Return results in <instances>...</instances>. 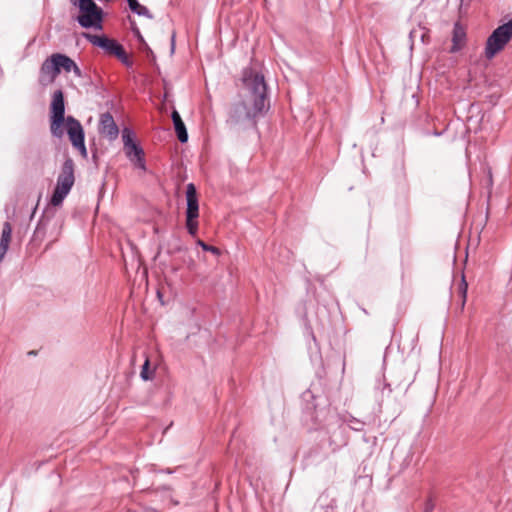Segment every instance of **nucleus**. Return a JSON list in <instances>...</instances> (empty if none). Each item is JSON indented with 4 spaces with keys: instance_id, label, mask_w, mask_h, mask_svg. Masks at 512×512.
<instances>
[{
    "instance_id": "obj_3",
    "label": "nucleus",
    "mask_w": 512,
    "mask_h": 512,
    "mask_svg": "<svg viewBox=\"0 0 512 512\" xmlns=\"http://www.w3.org/2000/svg\"><path fill=\"white\" fill-rule=\"evenodd\" d=\"M74 182V162L71 158H66L57 177L56 186L50 198V204L54 207L61 206L64 199L70 193Z\"/></svg>"
},
{
    "instance_id": "obj_15",
    "label": "nucleus",
    "mask_w": 512,
    "mask_h": 512,
    "mask_svg": "<svg viewBox=\"0 0 512 512\" xmlns=\"http://www.w3.org/2000/svg\"><path fill=\"white\" fill-rule=\"evenodd\" d=\"M343 423H345L351 430L356 432L363 431L366 425L364 421L357 419L352 415L345 416L343 418Z\"/></svg>"
},
{
    "instance_id": "obj_31",
    "label": "nucleus",
    "mask_w": 512,
    "mask_h": 512,
    "mask_svg": "<svg viewBox=\"0 0 512 512\" xmlns=\"http://www.w3.org/2000/svg\"><path fill=\"white\" fill-rule=\"evenodd\" d=\"M172 41V50L174 49V37L171 38Z\"/></svg>"
},
{
    "instance_id": "obj_32",
    "label": "nucleus",
    "mask_w": 512,
    "mask_h": 512,
    "mask_svg": "<svg viewBox=\"0 0 512 512\" xmlns=\"http://www.w3.org/2000/svg\"><path fill=\"white\" fill-rule=\"evenodd\" d=\"M464 284H465V287H467V284L466 283H464ZM466 292H467V289L464 288V293H466Z\"/></svg>"
},
{
    "instance_id": "obj_19",
    "label": "nucleus",
    "mask_w": 512,
    "mask_h": 512,
    "mask_svg": "<svg viewBox=\"0 0 512 512\" xmlns=\"http://www.w3.org/2000/svg\"><path fill=\"white\" fill-rule=\"evenodd\" d=\"M150 362L149 359H146L145 362L142 365V369L140 372V376L144 381L151 380L154 375V371L150 370Z\"/></svg>"
},
{
    "instance_id": "obj_14",
    "label": "nucleus",
    "mask_w": 512,
    "mask_h": 512,
    "mask_svg": "<svg viewBox=\"0 0 512 512\" xmlns=\"http://www.w3.org/2000/svg\"><path fill=\"white\" fill-rule=\"evenodd\" d=\"M336 501L330 499L327 495L322 494L314 506L313 512H335Z\"/></svg>"
},
{
    "instance_id": "obj_21",
    "label": "nucleus",
    "mask_w": 512,
    "mask_h": 512,
    "mask_svg": "<svg viewBox=\"0 0 512 512\" xmlns=\"http://www.w3.org/2000/svg\"><path fill=\"white\" fill-rule=\"evenodd\" d=\"M124 65L130 67L132 65V61L130 60L129 56L127 55L124 47H122L117 54L115 55Z\"/></svg>"
},
{
    "instance_id": "obj_30",
    "label": "nucleus",
    "mask_w": 512,
    "mask_h": 512,
    "mask_svg": "<svg viewBox=\"0 0 512 512\" xmlns=\"http://www.w3.org/2000/svg\"><path fill=\"white\" fill-rule=\"evenodd\" d=\"M346 444H347V439H344V440L342 441V443H341L339 446H341V445H346Z\"/></svg>"
},
{
    "instance_id": "obj_27",
    "label": "nucleus",
    "mask_w": 512,
    "mask_h": 512,
    "mask_svg": "<svg viewBox=\"0 0 512 512\" xmlns=\"http://www.w3.org/2000/svg\"><path fill=\"white\" fill-rule=\"evenodd\" d=\"M488 180H489V184H492V173L490 170H488Z\"/></svg>"
},
{
    "instance_id": "obj_29",
    "label": "nucleus",
    "mask_w": 512,
    "mask_h": 512,
    "mask_svg": "<svg viewBox=\"0 0 512 512\" xmlns=\"http://www.w3.org/2000/svg\"><path fill=\"white\" fill-rule=\"evenodd\" d=\"M163 472H165V473H167V474H171V473H173V471H172L171 469H169V468H168V469L163 470Z\"/></svg>"
},
{
    "instance_id": "obj_7",
    "label": "nucleus",
    "mask_w": 512,
    "mask_h": 512,
    "mask_svg": "<svg viewBox=\"0 0 512 512\" xmlns=\"http://www.w3.org/2000/svg\"><path fill=\"white\" fill-rule=\"evenodd\" d=\"M122 140L124 152L129 161L135 168L146 171L145 153L143 148L135 142L133 131L129 128H124Z\"/></svg>"
},
{
    "instance_id": "obj_18",
    "label": "nucleus",
    "mask_w": 512,
    "mask_h": 512,
    "mask_svg": "<svg viewBox=\"0 0 512 512\" xmlns=\"http://www.w3.org/2000/svg\"><path fill=\"white\" fill-rule=\"evenodd\" d=\"M83 36L93 45L97 46V47H100L102 48L105 40H106V36H99V35H93V34H90V33H84Z\"/></svg>"
},
{
    "instance_id": "obj_11",
    "label": "nucleus",
    "mask_w": 512,
    "mask_h": 512,
    "mask_svg": "<svg viewBox=\"0 0 512 512\" xmlns=\"http://www.w3.org/2000/svg\"><path fill=\"white\" fill-rule=\"evenodd\" d=\"M467 33L466 29L460 22H456L453 26L452 32V46L451 53L459 52L466 44Z\"/></svg>"
},
{
    "instance_id": "obj_23",
    "label": "nucleus",
    "mask_w": 512,
    "mask_h": 512,
    "mask_svg": "<svg viewBox=\"0 0 512 512\" xmlns=\"http://www.w3.org/2000/svg\"><path fill=\"white\" fill-rule=\"evenodd\" d=\"M132 31L134 33V36L140 41V42H144V39H143V36L141 35L140 33V30L138 27L135 26V23L132 22Z\"/></svg>"
},
{
    "instance_id": "obj_10",
    "label": "nucleus",
    "mask_w": 512,
    "mask_h": 512,
    "mask_svg": "<svg viewBox=\"0 0 512 512\" xmlns=\"http://www.w3.org/2000/svg\"><path fill=\"white\" fill-rule=\"evenodd\" d=\"M186 202V217H190V219H197L199 217V202L197 190L193 183H189L186 187Z\"/></svg>"
},
{
    "instance_id": "obj_5",
    "label": "nucleus",
    "mask_w": 512,
    "mask_h": 512,
    "mask_svg": "<svg viewBox=\"0 0 512 512\" xmlns=\"http://www.w3.org/2000/svg\"><path fill=\"white\" fill-rule=\"evenodd\" d=\"M65 100L61 89L54 91L50 106V132L55 138L64 136Z\"/></svg>"
},
{
    "instance_id": "obj_1",
    "label": "nucleus",
    "mask_w": 512,
    "mask_h": 512,
    "mask_svg": "<svg viewBox=\"0 0 512 512\" xmlns=\"http://www.w3.org/2000/svg\"><path fill=\"white\" fill-rule=\"evenodd\" d=\"M243 83L245 94L241 101L230 107L226 123L231 127L255 128L257 118L263 116L269 109L267 85L262 74L253 72L244 75Z\"/></svg>"
},
{
    "instance_id": "obj_25",
    "label": "nucleus",
    "mask_w": 512,
    "mask_h": 512,
    "mask_svg": "<svg viewBox=\"0 0 512 512\" xmlns=\"http://www.w3.org/2000/svg\"><path fill=\"white\" fill-rule=\"evenodd\" d=\"M71 72H73L76 77H82L81 69L78 67V65L75 62H74V67L71 68Z\"/></svg>"
},
{
    "instance_id": "obj_22",
    "label": "nucleus",
    "mask_w": 512,
    "mask_h": 512,
    "mask_svg": "<svg viewBox=\"0 0 512 512\" xmlns=\"http://www.w3.org/2000/svg\"><path fill=\"white\" fill-rule=\"evenodd\" d=\"M197 244L204 250V251H209L213 254H216L218 255L219 254V249L215 246H211V245H208L207 243L203 242L202 240H198L197 241Z\"/></svg>"
},
{
    "instance_id": "obj_6",
    "label": "nucleus",
    "mask_w": 512,
    "mask_h": 512,
    "mask_svg": "<svg viewBox=\"0 0 512 512\" xmlns=\"http://www.w3.org/2000/svg\"><path fill=\"white\" fill-rule=\"evenodd\" d=\"M73 67L74 60L69 56L62 53H54L42 63L40 71L43 76L48 77L49 82H53L61 71L69 73Z\"/></svg>"
},
{
    "instance_id": "obj_26",
    "label": "nucleus",
    "mask_w": 512,
    "mask_h": 512,
    "mask_svg": "<svg viewBox=\"0 0 512 512\" xmlns=\"http://www.w3.org/2000/svg\"><path fill=\"white\" fill-rule=\"evenodd\" d=\"M385 391H387V395H390V394H391L392 389H391V387H390V384L385 383V384L383 385V388H382V394H384V393H385Z\"/></svg>"
},
{
    "instance_id": "obj_16",
    "label": "nucleus",
    "mask_w": 512,
    "mask_h": 512,
    "mask_svg": "<svg viewBox=\"0 0 512 512\" xmlns=\"http://www.w3.org/2000/svg\"><path fill=\"white\" fill-rule=\"evenodd\" d=\"M130 10L139 15V16H146L148 18H152V15L150 14V11L147 7L141 5L138 0H133L128 3Z\"/></svg>"
},
{
    "instance_id": "obj_12",
    "label": "nucleus",
    "mask_w": 512,
    "mask_h": 512,
    "mask_svg": "<svg viewBox=\"0 0 512 512\" xmlns=\"http://www.w3.org/2000/svg\"><path fill=\"white\" fill-rule=\"evenodd\" d=\"M12 236V226L10 222L6 221L3 223L2 233L0 238V262L4 258L8 251L9 244Z\"/></svg>"
},
{
    "instance_id": "obj_4",
    "label": "nucleus",
    "mask_w": 512,
    "mask_h": 512,
    "mask_svg": "<svg viewBox=\"0 0 512 512\" xmlns=\"http://www.w3.org/2000/svg\"><path fill=\"white\" fill-rule=\"evenodd\" d=\"M512 39V20L498 26L488 36L484 48L486 59H493Z\"/></svg>"
},
{
    "instance_id": "obj_24",
    "label": "nucleus",
    "mask_w": 512,
    "mask_h": 512,
    "mask_svg": "<svg viewBox=\"0 0 512 512\" xmlns=\"http://www.w3.org/2000/svg\"><path fill=\"white\" fill-rule=\"evenodd\" d=\"M434 507H435V504H434L432 498H429L425 503L424 512H433Z\"/></svg>"
},
{
    "instance_id": "obj_17",
    "label": "nucleus",
    "mask_w": 512,
    "mask_h": 512,
    "mask_svg": "<svg viewBox=\"0 0 512 512\" xmlns=\"http://www.w3.org/2000/svg\"><path fill=\"white\" fill-rule=\"evenodd\" d=\"M122 47L123 46L116 40L107 37L101 49H103L108 54L115 56Z\"/></svg>"
},
{
    "instance_id": "obj_20",
    "label": "nucleus",
    "mask_w": 512,
    "mask_h": 512,
    "mask_svg": "<svg viewBox=\"0 0 512 512\" xmlns=\"http://www.w3.org/2000/svg\"><path fill=\"white\" fill-rule=\"evenodd\" d=\"M186 228L190 235L195 236L198 231L197 219H190V217H186Z\"/></svg>"
},
{
    "instance_id": "obj_9",
    "label": "nucleus",
    "mask_w": 512,
    "mask_h": 512,
    "mask_svg": "<svg viewBox=\"0 0 512 512\" xmlns=\"http://www.w3.org/2000/svg\"><path fill=\"white\" fill-rule=\"evenodd\" d=\"M99 133L110 141L117 139L119 135V128L111 113L106 112L101 114L99 121Z\"/></svg>"
},
{
    "instance_id": "obj_13",
    "label": "nucleus",
    "mask_w": 512,
    "mask_h": 512,
    "mask_svg": "<svg viewBox=\"0 0 512 512\" xmlns=\"http://www.w3.org/2000/svg\"><path fill=\"white\" fill-rule=\"evenodd\" d=\"M171 117L178 140L181 143H186L188 141V133L180 114L176 110H174L172 112Z\"/></svg>"
},
{
    "instance_id": "obj_8",
    "label": "nucleus",
    "mask_w": 512,
    "mask_h": 512,
    "mask_svg": "<svg viewBox=\"0 0 512 512\" xmlns=\"http://www.w3.org/2000/svg\"><path fill=\"white\" fill-rule=\"evenodd\" d=\"M64 125L72 146L77 149L83 157H87L85 133L80 121L69 115L66 117Z\"/></svg>"
},
{
    "instance_id": "obj_2",
    "label": "nucleus",
    "mask_w": 512,
    "mask_h": 512,
    "mask_svg": "<svg viewBox=\"0 0 512 512\" xmlns=\"http://www.w3.org/2000/svg\"><path fill=\"white\" fill-rule=\"evenodd\" d=\"M79 9L77 22L82 28L102 30L103 10L93 0H70Z\"/></svg>"
},
{
    "instance_id": "obj_28",
    "label": "nucleus",
    "mask_w": 512,
    "mask_h": 512,
    "mask_svg": "<svg viewBox=\"0 0 512 512\" xmlns=\"http://www.w3.org/2000/svg\"><path fill=\"white\" fill-rule=\"evenodd\" d=\"M42 223H43V221H42V220H40V221H39V223H38V225H37V227H36V231H35L36 233H38V232H39V230H40V226L42 225Z\"/></svg>"
}]
</instances>
